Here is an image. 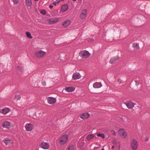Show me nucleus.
<instances>
[{"instance_id": "obj_1", "label": "nucleus", "mask_w": 150, "mask_h": 150, "mask_svg": "<svg viewBox=\"0 0 150 150\" xmlns=\"http://www.w3.org/2000/svg\"><path fill=\"white\" fill-rule=\"evenodd\" d=\"M79 55L82 58L86 59L88 57L90 56V54L87 51L84 50L80 52Z\"/></svg>"}, {"instance_id": "obj_2", "label": "nucleus", "mask_w": 150, "mask_h": 150, "mask_svg": "<svg viewBox=\"0 0 150 150\" xmlns=\"http://www.w3.org/2000/svg\"><path fill=\"white\" fill-rule=\"evenodd\" d=\"M138 147L137 141L135 139H133L131 141V147L132 150H136Z\"/></svg>"}, {"instance_id": "obj_3", "label": "nucleus", "mask_w": 150, "mask_h": 150, "mask_svg": "<svg viewBox=\"0 0 150 150\" xmlns=\"http://www.w3.org/2000/svg\"><path fill=\"white\" fill-rule=\"evenodd\" d=\"M68 138V136L66 134L62 136L59 139V143L61 145L66 143L67 141Z\"/></svg>"}, {"instance_id": "obj_4", "label": "nucleus", "mask_w": 150, "mask_h": 150, "mask_svg": "<svg viewBox=\"0 0 150 150\" xmlns=\"http://www.w3.org/2000/svg\"><path fill=\"white\" fill-rule=\"evenodd\" d=\"M45 54V52L41 50L36 52L35 54V56L37 58H40L44 57Z\"/></svg>"}, {"instance_id": "obj_5", "label": "nucleus", "mask_w": 150, "mask_h": 150, "mask_svg": "<svg viewBox=\"0 0 150 150\" xmlns=\"http://www.w3.org/2000/svg\"><path fill=\"white\" fill-rule=\"evenodd\" d=\"M40 147L44 149H47L50 148V145L48 143L43 142L40 144Z\"/></svg>"}, {"instance_id": "obj_6", "label": "nucleus", "mask_w": 150, "mask_h": 150, "mask_svg": "<svg viewBox=\"0 0 150 150\" xmlns=\"http://www.w3.org/2000/svg\"><path fill=\"white\" fill-rule=\"evenodd\" d=\"M118 132L120 135L123 138H125L127 136V133L123 129H120Z\"/></svg>"}, {"instance_id": "obj_7", "label": "nucleus", "mask_w": 150, "mask_h": 150, "mask_svg": "<svg viewBox=\"0 0 150 150\" xmlns=\"http://www.w3.org/2000/svg\"><path fill=\"white\" fill-rule=\"evenodd\" d=\"M26 130L28 131H30L34 128L33 125L31 123H27L25 126Z\"/></svg>"}, {"instance_id": "obj_8", "label": "nucleus", "mask_w": 150, "mask_h": 150, "mask_svg": "<svg viewBox=\"0 0 150 150\" xmlns=\"http://www.w3.org/2000/svg\"><path fill=\"white\" fill-rule=\"evenodd\" d=\"M48 103L50 104H54L56 102V99L55 98L52 97H49L47 98Z\"/></svg>"}, {"instance_id": "obj_9", "label": "nucleus", "mask_w": 150, "mask_h": 150, "mask_svg": "<svg viewBox=\"0 0 150 150\" xmlns=\"http://www.w3.org/2000/svg\"><path fill=\"white\" fill-rule=\"evenodd\" d=\"M2 126L4 128L9 129L11 127V125L10 122L8 121H6L2 123Z\"/></svg>"}, {"instance_id": "obj_10", "label": "nucleus", "mask_w": 150, "mask_h": 150, "mask_svg": "<svg viewBox=\"0 0 150 150\" xmlns=\"http://www.w3.org/2000/svg\"><path fill=\"white\" fill-rule=\"evenodd\" d=\"M125 104L128 108L130 109H132L134 105V104L131 101H127Z\"/></svg>"}, {"instance_id": "obj_11", "label": "nucleus", "mask_w": 150, "mask_h": 150, "mask_svg": "<svg viewBox=\"0 0 150 150\" xmlns=\"http://www.w3.org/2000/svg\"><path fill=\"white\" fill-rule=\"evenodd\" d=\"M81 76L79 73L75 72L74 73L72 78L73 80H76L81 78Z\"/></svg>"}, {"instance_id": "obj_12", "label": "nucleus", "mask_w": 150, "mask_h": 150, "mask_svg": "<svg viewBox=\"0 0 150 150\" xmlns=\"http://www.w3.org/2000/svg\"><path fill=\"white\" fill-rule=\"evenodd\" d=\"M87 14V11L86 9H84L82 10L81 12L80 15V18L81 19L84 18L86 17Z\"/></svg>"}, {"instance_id": "obj_13", "label": "nucleus", "mask_w": 150, "mask_h": 150, "mask_svg": "<svg viewBox=\"0 0 150 150\" xmlns=\"http://www.w3.org/2000/svg\"><path fill=\"white\" fill-rule=\"evenodd\" d=\"M90 116V114L88 112L84 113L80 115V117L83 119H86Z\"/></svg>"}, {"instance_id": "obj_14", "label": "nucleus", "mask_w": 150, "mask_h": 150, "mask_svg": "<svg viewBox=\"0 0 150 150\" xmlns=\"http://www.w3.org/2000/svg\"><path fill=\"white\" fill-rule=\"evenodd\" d=\"M119 57L118 56L112 57L110 60V62L111 64L115 63L117 61H118Z\"/></svg>"}, {"instance_id": "obj_15", "label": "nucleus", "mask_w": 150, "mask_h": 150, "mask_svg": "<svg viewBox=\"0 0 150 150\" xmlns=\"http://www.w3.org/2000/svg\"><path fill=\"white\" fill-rule=\"evenodd\" d=\"M10 111V109L8 108H4L0 110V112L4 114H6L9 112Z\"/></svg>"}, {"instance_id": "obj_16", "label": "nucleus", "mask_w": 150, "mask_h": 150, "mask_svg": "<svg viewBox=\"0 0 150 150\" xmlns=\"http://www.w3.org/2000/svg\"><path fill=\"white\" fill-rule=\"evenodd\" d=\"M102 84L100 82H96L93 84V87L95 88H99L101 87Z\"/></svg>"}, {"instance_id": "obj_17", "label": "nucleus", "mask_w": 150, "mask_h": 150, "mask_svg": "<svg viewBox=\"0 0 150 150\" xmlns=\"http://www.w3.org/2000/svg\"><path fill=\"white\" fill-rule=\"evenodd\" d=\"M70 23V21L69 20H67L63 22L62 24L63 26L65 27H67Z\"/></svg>"}, {"instance_id": "obj_18", "label": "nucleus", "mask_w": 150, "mask_h": 150, "mask_svg": "<svg viewBox=\"0 0 150 150\" xmlns=\"http://www.w3.org/2000/svg\"><path fill=\"white\" fill-rule=\"evenodd\" d=\"M3 142L6 145H8L11 144V140L8 138H6L3 140Z\"/></svg>"}, {"instance_id": "obj_19", "label": "nucleus", "mask_w": 150, "mask_h": 150, "mask_svg": "<svg viewBox=\"0 0 150 150\" xmlns=\"http://www.w3.org/2000/svg\"><path fill=\"white\" fill-rule=\"evenodd\" d=\"M68 8V7L67 5L66 4H64L62 6L61 8V9L63 12H64L67 10Z\"/></svg>"}, {"instance_id": "obj_20", "label": "nucleus", "mask_w": 150, "mask_h": 150, "mask_svg": "<svg viewBox=\"0 0 150 150\" xmlns=\"http://www.w3.org/2000/svg\"><path fill=\"white\" fill-rule=\"evenodd\" d=\"M75 88L73 87H68L65 88V90L68 92H71L73 91Z\"/></svg>"}, {"instance_id": "obj_21", "label": "nucleus", "mask_w": 150, "mask_h": 150, "mask_svg": "<svg viewBox=\"0 0 150 150\" xmlns=\"http://www.w3.org/2000/svg\"><path fill=\"white\" fill-rule=\"evenodd\" d=\"M94 137V135L93 134H89L86 137V139L88 140H90L93 139Z\"/></svg>"}, {"instance_id": "obj_22", "label": "nucleus", "mask_w": 150, "mask_h": 150, "mask_svg": "<svg viewBox=\"0 0 150 150\" xmlns=\"http://www.w3.org/2000/svg\"><path fill=\"white\" fill-rule=\"evenodd\" d=\"M133 46L134 49L136 50L139 48V44L137 43H134L133 44Z\"/></svg>"}, {"instance_id": "obj_23", "label": "nucleus", "mask_w": 150, "mask_h": 150, "mask_svg": "<svg viewBox=\"0 0 150 150\" xmlns=\"http://www.w3.org/2000/svg\"><path fill=\"white\" fill-rule=\"evenodd\" d=\"M31 0H26V4L28 6H30L32 5Z\"/></svg>"}, {"instance_id": "obj_24", "label": "nucleus", "mask_w": 150, "mask_h": 150, "mask_svg": "<svg viewBox=\"0 0 150 150\" xmlns=\"http://www.w3.org/2000/svg\"><path fill=\"white\" fill-rule=\"evenodd\" d=\"M50 20L52 23H55L59 21V19L58 18H53Z\"/></svg>"}, {"instance_id": "obj_25", "label": "nucleus", "mask_w": 150, "mask_h": 150, "mask_svg": "<svg viewBox=\"0 0 150 150\" xmlns=\"http://www.w3.org/2000/svg\"><path fill=\"white\" fill-rule=\"evenodd\" d=\"M26 34L27 36V37L30 39H32L33 38L32 36H31V35L30 33L28 32H26Z\"/></svg>"}, {"instance_id": "obj_26", "label": "nucleus", "mask_w": 150, "mask_h": 150, "mask_svg": "<svg viewBox=\"0 0 150 150\" xmlns=\"http://www.w3.org/2000/svg\"><path fill=\"white\" fill-rule=\"evenodd\" d=\"M21 96L19 95L16 94L15 95V99H16L17 100H18L20 99Z\"/></svg>"}, {"instance_id": "obj_27", "label": "nucleus", "mask_w": 150, "mask_h": 150, "mask_svg": "<svg viewBox=\"0 0 150 150\" xmlns=\"http://www.w3.org/2000/svg\"><path fill=\"white\" fill-rule=\"evenodd\" d=\"M17 70L19 72H22L23 70L22 68V67L20 66H18L17 67Z\"/></svg>"}, {"instance_id": "obj_28", "label": "nucleus", "mask_w": 150, "mask_h": 150, "mask_svg": "<svg viewBox=\"0 0 150 150\" xmlns=\"http://www.w3.org/2000/svg\"><path fill=\"white\" fill-rule=\"evenodd\" d=\"M97 136L98 137H100L103 138H105V136L103 134H97Z\"/></svg>"}, {"instance_id": "obj_29", "label": "nucleus", "mask_w": 150, "mask_h": 150, "mask_svg": "<svg viewBox=\"0 0 150 150\" xmlns=\"http://www.w3.org/2000/svg\"><path fill=\"white\" fill-rule=\"evenodd\" d=\"M67 150H74V148L73 145L70 146L68 148Z\"/></svg>"}, {"instance_id": "obj_30", "label": "nucleus", "mask_w": 150, "mask_h": 150, "mask_svg": "<svg viewBox=\"0 0 150 150\" xmlns=\"http://www.w3.org/2000/svg\"><path fill=\"white\" fill-rule=\"evenodd\" d=\"M14 4H17L19 2V0H12Z\"/></svg>"}, {"instance_id": "obj_31", "label": "nucleus", "mask_w": 150, "mask_h": 150, "mask_svg": "<svg viewBox=\"0 0 150 150\" xmlns=\"http://www.w3.org/2000/svg\"><path fill=\"white\" fill-rule=\"evenodd\" d=\"M40 13L44 15H45L46 14V11L45 10H42L40 11Z\"/></svg>"}, {"instance_id": "obj_32", "label": "nucleus", "mask_w": 150, "mask_h": 150, "mask_svg": "<svg viewBox=\"0 0 150 150\" xmlns=\"http://www.w3.org/2000/svg\"><path fill=\"white\" fill-rule=\"evenodd\" d=\"M111 132L112 135L114 136H115L116 135V132L114 130H112L111 131Z\"/></svg>"}, {"instance_id": "obj_33", "label": "nucleus", "mask_w": 150, "mask_h": 150, "mask_svg": "<svg viewBox=\"0 0 150 150\" xmlns=\"http://www.w3.org/2000/svg\"><path fill=\"white\" fill-rule=\"evenodd\" d=\"M41 84L43 86H45L46 85V83L45 81H43L42 82Z\"/></svg>"}, {"instance_id": "obj_34", "label": "nucleus", "mask_w": 150, "mask_h": 150, "mask_svg": "<svg viewBox=\"0 0 150 150\" xmlns=\"http://www.w3.org/2000/svg\"><path fill=\"white\" fill-rule=\"evenodd\" d=\"M135 81V82L136 85L137 86H138L139 84V82L137 81Z\"/></svg>"}, {"instance_id": "obj_35", "label": "nucleus", "mask_w": 150, "mask_h": 150, "mask_svg": "<svg viewBox=\"0 0 150 150\" xmlns=\"http://www.w3.org/2000/svg\"><path fill=\"white\" fill-rule=\"evenodd\" d=\"M53 4H54L55 6H56L57 5V2H56V1H54L53 2Z\"/></svg>"}, {"instance_id": "obj_36", "label": "nucleus", "mask_w": 150, "mask_h": 150, "mask_svg": "<svg viewBox=\"0 0 150 150\" xmlns=\"http://www.w3.org/2000/svg\"><path fill=\"white\" fill-rule=\"evenodd\" d=\"M117 142L116 140H114L113 141V143L115 144H117Z\"/></svg>"}, {"instance_id": "obj_37", "label": "nucleus", "mask_w": 150, "mask_h": 150, "mask_svg": "<svg viewBox=\"0 0 150 150\" xmlns=\"http://www.w3.org/2000/svg\"><path fill=\"white\" fill-rule=\"evenodd\" d=\"M53 5H50V6H49V8H50V9H51L52 8V7H53Z\"/></svg>"}, {"instance_id": "obj_38", "label": "nucleus", "mask_w": 150, "mask_h": 150, "mask_svg": "<svg viewBox=\"0 0 150 150\" xmlns=\"http://www.w3.org/2000/svg\"><path fill=\"white\" fill-rule=\"evenodd\" d=\"M93 39H92V40L91 39V40H88V41L89 42H93Z\"/></svg>"}, {"instance_id": "obj_39", "label": "nucleus", "mask_w": 150, "mask_h": 150, "mask_svg": "<svg viewBox=\"0 0 150 150\" xmlns=\"http://www.w3.org/2000/svg\"><path fill=\"white\" fill-rule=\"evenodd\" d=\"M120 119L122 121H124V120H123V118L122 117H120Z\"/></svg>"}, {"instance_id": "obj_40", "label": "nucleus", "mask_w": 150, "mask_h": 150, "mask_svg": "<svg viewBox=\"0 0 150 150\" xmlns=\"http://www.w3.org/2000/svg\"><path fill=\"white\" fill-rule=\"evenodd\" d=\"M60 1H58V0H57V1L56 2L57 3V4H58V3Z\"/></svg>"}, {"instance_id": "obj_41", "label": "nucleus", "mask_w": 150, "mask_h": 150, "mask_svg": "<svg viewBox=\"0 0 150 150\" xmlns=\"http://www.w3.org/2000/svg\"><path fill=\"white\" fill-rule=\"evenodd\" d=\"M98 147H95L94 148V149H95V148H96V149H98Z\"/></svg>"}, {"instance_id": "obj_42", "label": "nucleus", "mask_w": 150, "mask_h": 150, "mask_svg": "<svg viewBox=\"0 0 150 150\" xmlns=\"http://www.w3.org/2000/svg\"><path fill=\"white\" fill-rule=\"evenodd\" d=\"M114 148V146H112V147H111V149H113Z\"/></svg>"}, {"instance_id": "obj_43", "label": "nucleus", "mask_w": 150, "mask_h": 150, "mask_svg": "<svg viewBox=\"0 0 150 150\" xmlns=\"http://www.w3.org/2000/svg\"><path fill=\"white\" fill-rule=\"evenodd\" d=\"M145 140L146 141H147L148 140V139H145Z\"/></svg>"}, {"instance_id": "obj_44", "label": "nucleus", "mask_w": 150, "mask_h": 150, "mask_svg": "<svg viewBox=\"0 0 150 150\" xmlns=\"http://www.w3.org/2000/svg\"><path fill=\"white\" fill-rule=\"evenodd\" d=\"M101 150H105L104 149H102Z\"/></svg>"}, {"instance_id": "obj_45", "label": "nucleus", "mask_w": 150, "mask_h": 150, "mask_svg": "<svg viewBox=\"0 0 150 150\" xmlns=\"http://www.w3.org/2000/svg\"><path fill=\"white\" fill-rule=\"evenodd\" d=\"M81 150H85L84 149H81Z\"/></svg>"}, {"instance_id": "obj_46", "label": "nucleus", "mask_w": 150, "mask_h": 150, "mask_svg": "<svg viewBox=\"0 0 150 150\" xmlns=\"http://www.w3.org/2000/svg\"><path fill=\"white\" fill-rule=\"evenodd\" d=\"M73 1H76V0H73Z\"/></svg>"}]
</instances>
